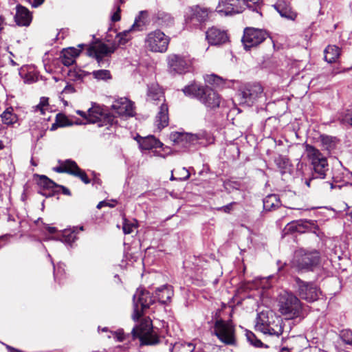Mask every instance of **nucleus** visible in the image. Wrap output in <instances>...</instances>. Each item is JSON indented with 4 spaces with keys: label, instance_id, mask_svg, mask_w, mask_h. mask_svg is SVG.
Wrapping results in <instances>:
<instances>
[{
    "label": "nucleus",
    "instance_id": "nucleus-30",
    "mask_svg": "<svg viewBox=\"0 0 352 352\" xmlns=\"http://www.w3.org/2000/svg\"><path fill=\"white\" fill-rule=\"evenodd\" d=\"M84 230L83 226H76L65 229L62 233L60 241L66 244L72 245L77 239V234Z\"/></svg>",
    "mask_w": 352,
    "mask_h": 352
},
{
    "label": "nucleus",
    "instance_id": "nucleus-61",
    "mask_svg": "<svg viewBox=\"0 0 352 352\" xmlns=\"http://www.w3.org/2000/svg\"><path fill=\"white\" fill-rule=\"evenodd\" d=\"M77 113H78V115H80V116H82V117H83V118H87H87H88V112H87V113H86V112H84V111H82L78 110V111H77Z\"/></svg>",
    "mask_w": 352,
    "mask_h": 352
},
{
    "label": "nucleus",
    "instance_id": "nucleus-51",
    "mask_svg": "<svg viewBox=\"0 0 352 352\" xmlns=\"http://www.w3.org/2000/svg\"><path fill=\"white\" fill-rule=\"evenodd\" d=\"M236 204V202H231L229 204L218 208L217 210L223 211L226 213H229L232 210V206Z\"/></svg>",
    "mask_w": 352,
    "mask_h": 352
},
{
    "label": "nucleus",
    "instance_id": "nucleus-32",
    "mask_svg": "<svg viewBox=\"0 0 352 352\" xmlns=\"http://www.w3.org/2000/svg\"><path fill=\"white\" fill-rule=\"evenodd\" d=\"M280 201L278 195L272 194L266 196L263 199V208L266 211H271L278 208Z\"/></svg>",
    "mask_w": 352,
    "mask_h": 352
},
{
    "label": "nucleus",
    "instance_id": "nucleus-52",
    "mask_svg": "<svg viewBox=\"0 0 352 352\" xmlns=\"http://www.w3.org/2000/svg\"><path fill=\"white\" fill-rule=\"evenodd\" d=\"M104 206H109L110 208H113L115 206V204H111V203H109L108 201H100L96 208L98 209H101L102 207Z\"/></svg>",
    "mask_w": 352,
    "mask_h": 352
},
{
    "label": "nucleus",
    "instance_id": "nucleus-16",
    "mask_svg": "<svg viewBox=\"0 0 352 352\" xmlns=\"http://www.w3.org/2000/svg\"><path fill=\"white\" fill-rule=\"evenodd\" d=\"M117 48L116 45L111 46L104 43H96L89 47L87 51L89 56L94 57L98 65L102 66L104 63V58L110 56Z\"/></svg>",
    "mask_w": 352,
    "mask_h": 352
},
{
    "label": "nucleus",
    "instance_id": "nucleus-9",
    "mask_svg": "<svg viewBox=\"0 0 352 352\" xmlns=\"http://www.w3.org/2000/svg\"><path fill=\"white\" fill-rule=\"evenodd\" d=\"M116 116L111 113H106L103 108L94 103L92 107L88 109V122L90 123L98 122V126H107V129H109V126H113L116 123Z\"/></svg>",
    "mask_w": 352,
    "mask_h": 352
},
{
    "label": "nucleus",
    "instance_id": "nucleus-20",
    "mask_svg": "<svg viewBox=\"0 0 352 352\" xmlns=\"http://www.w3.org/2000/svg\"><path fill=\"white\" fill-rule=\"evenodd\" d=\"M221 97L218 93L212 89L205 87L202 91L199 100L205 104V106L211 109L219 107L221 103Z\"/></svg>",
    "mask_w": 352,
    "mask_h": 352
},
{
    "label": "nucleus",
    "instance_id": "nucleus-64",
    "mask_svg": "<svg viewBox=\"0 0 352 352\" xmlns=\"http://www.w3.org/2000/svg\"><path fill=\"white\" fill-rule=\"evenodd\" d=\"M347 121L351 125H352V112L350 114H349V118H347Z\"/></svg>",
    "mask_w": 352,
    "mask_h": 352
},
{
    "label": "nucleus",
    "instance_id": "nucleus-54",
    "mask_svg": "<svg viewBox=\"0 0 352 352\" xmlns=\"http://www.w3.org/2000/svg\"><path fill=\"white\" fill-rule=\"evenodd\" d=\"M75 91V88L71 85H67L63 89V92L67 94L74 93Z\"/></svg>",
    "mask_w": 352,
    "mask_h": 352
},
{
    "label": "nucleus",
    "instance_id": "nucleus-23",
    "mask_svg": "<svg viewBox=\"0 0 352 352\" xmlns=\"http://www.w3.org/2000/svg\"><path fill=\"white\" fill-rule=\"evenodd\" d=\"M14 18L19 26H29L32 19L30 12L21 5L16 6V14Z\"/></svg>",
    "mask_w": 352,
    "mask_h": 352
},
{
    "label": "nucleus",
    "instance_id": "nucleus-7",
    "mask_svg": "<svg viewBox=\"0 0 352 352\" xmlns=\"http://www.w3.org/2000/svg\"><path fill=\"white\" fill-rule=\"evenodd\" d=\"M133 313L132 318L135 321L138 320L142 315V313L146 309H148L151 305L155 302V297L151 294L143 289L138 288L133 296Z\"/></svg>",
    "mask_w": 352,
    "mask_h": 352
},
{
    "label": "nucleus",
    "instance_id": "nucleus-17",
    "mask_svg": "<svg viewBox=\"0 0 352 352\" xmlns=\"http://www.w3.org/2000/svg\"><path fill=\"white\" fill-rule=\"evenodd\" d=\"M209 11L206 8L195 6L190 8V13L186 18V23L192 27L197 28L208 19Z\"/></svg>",
    "mask_w": 352,
    "mask_h": 352
},
{
    "label": "nucleus",
    "instance_id": "nucleus-40",
    "mask_svg": "<svg viewBox=\"0 0 352 352\" xmlns=\"http://www.w3.org/2000/svg\"><path fill=\"white\" fill-rule=\"evenodd\" d=\"M339 337L344 344L352 345V330L349 329L341 330L339 333Z\"/></svg>",
    "mask_w": 352,
    "mask_h": 352
},
{
    "label": "nucleus",
    "instance_id": "nucleus-33",
    "mask_svg": "<svg viewBox=\"0 0 352 352\" xmlns=\"http://www.w3.org/2000/svg\"><path fill=\"white\" fill-rule=\"evenodd\" d=\"M204 88L205 87H201L199 85L193 82L185 86L182 90L186 96L195 97L199 100Z\"/></svg>",
    "mask_w": 352,
    "mask_h": 352
},
{
    "label": "nucleus",
    "instance_id": "nucleus-46",
    "mask_svg": "<svg viewBox=\"0 0 352 352\" xmlns=\"http://www.w3.org/2000/svg\"><path fill=\"white\" fill-rule=\"evenodd\" d=\"M242 3L245 4L248 8H253V11H257V6L262 1V0H242Z\"/></svg>",
    "mask_w": 352,
    "mask_h": 352
},
{
    "label": "nucleus",
    "instance_id": "nucleus-41",
    "mask_svg": "<svg viewBox=\"0 0 352 352\" xmlns=\"http://www.w3.org/2000/svg\"><path fill=\"white\" fill-rule=\"evenodd\" d=\"M275 163L281 173H285L289 166L288 159L283 156H279L278 157L276 158Z\"/></svg>",
    "mask_w": 352,
    "mask_h": 352
},
{
    "label": "nucleus",
    "instance_id": "nucleus-8",
    "mask_svg": "<svg viewBox=\"0 0 352 352\" xmlns=\"http://www.w3.org/2000/svg\"><path fill=\"white\" fill-rule=\"evenodd\" d=\"M212 334L227 345L235 344V330L232 322L223 319H217L212 327Z\"/></svg>",
    "mask_w": 352,
    "mask_h": 352
},
{
    "label": "nucleus",
    "instance_id": "nucleus-29",
    "mask_svg": "<svg viewBox=\"0 0 352 352\" xmlns=\"http://www.w3.org/2000/svg\"><path fill=\"white\" fill-rule=\"evenodd\" d=\"M168 108L166 103H162L155 117V124L159 129H162L168 124Z\"/></svg>",
    "mask_w": 352,
    "mask_h": 352
},
{
    "label": "nucleus",
    "instance_id": "nucleus-19",
    "mask_svg": "<svg viewBox=\"0 0 352 352\" xmlns=\"http://www.w3.org/2000/svg\"><path fill=\"white\" fill-rule=\"evenodd\" d=\"M206 38L210 45L221 46L229 42V36L225 30L212 27L206 32Z\"/></svg>",
    "mask_w": 352,
    "mask_h": 352
},
{
    "label": "nucleus",
    "instance_id": "nucleus-12",
    "mask_svg": "<svg viewBox=\"0 0 352 352\" xmlns=\"http://www.w3.org/2000/svg\"><path fill=\"white\" fill-rule=\"evenodd\" d=\"M268 37L265 30L254 28H246L243 32L241 41L246 50L256 47L263 43Z\"/></svg>",
    "mask_w": 352,
    "mask_h": 352
},
{
    "label": "nucleus",
    "instance_id": "nucleus-18",
    "mask_svg": "<svg viewBox=\"0 0 352 352\" xmlns=\"http://www.w3.org/2000/svg\"><path fill=\"white\" fill-rule=\"evenodd\" d=\"M243 9L241 0H221L217 7V11L225 16L241 13Z\"/></svg>",
    "mask_w": 352,
    "mask_h": 352
},
{
    "label": "nucleus",
    "instance_id": "nucleus-6",
    "mask_svg": "<svg viewBox=\"0 0 352 352\" xmlns=\"http://www.w3.org/2000/svg\"><path fill=\"white\" fill-rule=\"evenodd\" d=\"M131 333L133 339H139L141 346L155 345L160 342V338L154 332L151 320L142 322L133 329Z\"/></svg>",
    "mask_w": 352,
    "mask_h": 352
},
{
    "label": "nucleus",
    "instance_id": "nucleus-3",
    "mask_svg": "<svg viewBox=\"0 0 352 352\" xmlns=\"http://www.w3.org/2000/svg\"><path fill=\"white\" fill-rule=\"evenodd\" d=\"M285 323L280 316L269 318L264 314H259L256 320V330L264 334L279 337L284 330Z\"/></svg>",
    "mask_w": 352,
    "mask_h": 352
},
{
    "label": "nucleus",
    "instance_id": "nucleus-13",
    "mask_svg": "<svg viewBox=\"0 0 352 352\" xmlns=\"http://www.w3.org/2000/svg\"><path fill=\"white\" fill-rule=\"evenodd\" d=\"M299 296L309 302H314L321 294L320 289L313 283L305 282L298 277L294 278Z\"/></svg>",
    "mask_w": 352,
    "mask_h": 352
},
{
    "label": "nucleus",
    "instance_id": "nucleus-1",
    "mask_svg": "<svg viewBox=\"0 0 352 352\" xmlns=\"http://www.w3.org/2000/svg\"><path fill=\"white\" fill-rule=\"evenodd\" d=\"M305 151L313 166L312 177L305 181L306 185L309 187L312 179H324L329 168L327 157L318 149L310 144H306Z\"/></svg>",
    "mask_w": 352,
    "mask_h": 352
},
{
    "label": "nucleus",
    "instance_id": "nucleus-25",
    "mask_svg": "<svg viewBox=\"0 0 352 352\" xmlns=\"http://www.w3.org/2000/svg\"><path fill=\"white\" fill-rule=\"evenodd\" d=\"M147 100L156 104L165 103L164 93L159 85L151 84L148 86Z\"/></svg>",
    "mask_w": 352,
    "mask_h": 352
},
{
    "label": "nucleus",
    "instance_id": "nucleus-58",
    "mask_svg": "<svg viewBox=\"0 0 352 352\" xmlns=\"http://www.w3.org/2000/svg\"><path fill=\"white\" fill-rule=\"evenodd\" d=\"M182 170L184 172H185L186 175L182 178H179V179L186 180V179H188L190 177V173H189L188 170L187 169H186L185 168H183Z\"/></svg>",
    "mask_w": 352,
    "mask_h": 352
},
{
    "label": "nucleus",
    "instance_id": "nucleus-63",
    "mask_svg": "<svg viewBox=\"0 0 352 352\" xmlns=\"http://www.w3.org/2000/svg\"><path fill=\"white\" fill-rule=\"evenodd\" d=\"M47 230H48L49 232H50V233H52H52H54V232H56V228H54V227H49V228H47Z\"/></svg>",
    "mask_w": 352,
    "mask_h": 352
},
{
    "label": "nucleus",
    "instance_id": "nucleus-21",
    "mask_svg": "<svg viewBox=\"0 0 352 352\" xmlns=\"http://www.w3.org/2000/svg\"><path fill=\"white\" fill-rule=\"evenodd\" d=\"M114 113L118 116H133L134 115L133 104L126 98H120L111 106Z\"/></svg>",
    "mask_w": 352,
    "mask_h": 352
},
{
    "label": "nucleus",
    "instance_id": "nucleus-26",
    "mask_svg": "<svg viewBox=\"0 0 352 352\" xmlns=\"http://www.w3.org/2000/svg\"><path fill=\"white\" fill-rule=\"evenodd\" d=\"M19 75L25 83H33L38 80V74L33 65H24L19 70Z\"/></svg>",
    "mask_w": 352,
    "mask_h": 352
},
{
    "label": "nucleus",
    "instance_id": "nucleus-14",
    "mask_svg": "<svg viewBox=\"0 0 352 352\" xmlns=\"http://www.w3.org/2000/svg\"><path fill=\"white\" fill-rule=\"evenodd\" d=\"M205 134L201 133H188L182 132H172L170 134V140L173 142V145H178L184 148H190L192 145L199 142V140L204 139Z\"/></svg>",
    "mask_w": 352,
    "mask_h": 352
},
{
    "label": "nucleus",
    "instance_id": "nucleus-55",
    "mask_svg": "<svg viewBox=\"0 0 352 352\" xmlns=\"http://www.w3.org/2000/svg\"><path fill=\"white\" fill-rule=\"evenodd\" d=\"M219 77L215 76V75H211L210 76H207V78H206V80L208 82H214L216 81L217 79H218Z\"/></svg>",
    "mask_w": 352,
    "mask_h": 352
},
{
    "label": "nucleus",
    "instance_id": "nucleus-60",
    "mask_svg": "<svg viewBox=\"0 0 352 352\" xmlns=\"http://www.w3.org/2000/svg\"><path fill=\"white\" fill-rule=\"evenodd\" d=\"M6 348L8 350L9 352H22L21 350H19L17 349H15L11 346L6 345Z\"/></svg>",
    "mask_w": 352,
    "mask_h": 352
},
{
    "label": "nucleus",
    "instance_id": "nucleus-39",
    "mask_svg": "<svg viewBox=\"0 0 352 352\" xmlns=\"http://www.w3.org/2000/svg\"><path fill=\"white\" fill-rule=\"evenodd\" d=\"M38 184L41 186L43 187L44 188H47V189H53L58 186V185L54 182H53L52 180L49 179L45 175H40L39 176V179H38Z\"/></svg>",
    "mask_w": 352,
    "mask_h": 352
},
{
    "label": "nucleus",
    "instance_id": "nucleus-27",
    "mask_svg": "<svg viewBox=\"0 0 352 352\" xmlns=\"http://www.w3.org/2000/svg\"><path fill=\"white\" fill-rule=\"evenodd\" d=\"M173 296V290L170 285H165L155 290V299L162 304L169 302Z\"/></svg>",
    "mask_w": 352,
    "mask_h": 352
},
{
    "label": "nucleus",
    "instance_id": "nucleus-57",
    "mask_svg": "<svg viewBox=\"0 0 352 352\" xmlns=\"http://www.w3.org/2000/svg\"><path fill=\"white\" fill-rule=\"evenodd\" d=\"M102 181L100 179L98 178L95 175L93 178V184L94 185H101Z\"/></svg>",
    "mask_w": 352,
    "mask_h": 352
},
{
    "label": "nucleus",
    "instance_id": "nucleus-28",
    "mask_svg": "<svg viewBox=\"0 0 352 352\" xmlns=\"http://www.w3.org/2000/svg\"><path fill=\"white\" fill-rule=\"evenodd\" d=\"M80 50L75 47L64 49L61 52V63L65 66H70L75 62V58L80 54Z\"/></svg>",
    "mask_w": 352,
    "mask_h": 352
},
{
    "label": "nucleus",
    "instance_id": "nucleus-45",
    "mask_svg": "<svg viewBox=\"0 0 352 352\" xmlns=\"http://www.w3.org/2000/svg\"><path fill=\"white\" fill-rule=\"evenodd\" d=\"M68 75L74 80H82L85 76L83 71L76 69L69 70Z\"/></svg>",
    "mask_w": 352,
    "mask_h": 352
},
{
    "label": "nucleus",
    "instance_id": "nucleus-44",
    "mask_svg": "<svg viewBox=\"0 0 352 352\" xmlns=\"http://www.w3.org/2000/svg\"><path fill=\"white\" fill-rule=\"evenodd\" d=\"M248 341L256 347H260L263 345L262 342L258 340L256 336L250 331H247L245 333Z\"/></svg>",
    "mask_w": 352,
    "mask_h": 352
},
{
    "label": "nucleus",
    "instance_id": "nucleus-56",
    "mask_svg": "<svg viewBox=\"0 0 352 352\" xmlns=\"http://www.w3.org/2000/svg\"><path fill=\"white\" fill-rule=\"evenodd\" d=\"M57 187L60 188L62 189V192L64 195H71L70 191H69V190L67 188H66V187H65L63 186H59V185H58Z\"/></svg>",
    "mask_w": 352,
    "mask_h": 352
},
{
    "label": "nucleus",
    "instance_id": "nucleus-35",
    "mask_svg": "<svg viewBox=\"0 0 352 352\" xmlns=\"http://www.w3.org/2000/svg\"><path fill=\"white\" fill-rule=\"evenodd\" d=\"M3 124L11 125L16 123L18 120L17 116L14 113V109L10 107L7 108L1 115Z\"/></svg>",
    "mask_w": 352,
    "mask_h": 352
},
{
    "label": "nucleus",
    "instance_id": "nucleus-53",
    "mask_svg": "<svg viewBox=\"0 0 352 352\" xmlns=\"http://www.w3.org/2000/svg\"><path fill=\"white\" fill-rule=\"evenodd\" d=\"M33 8H37L42 5L45 0H29Z\"/></svg>",
    "mask_w": 352,
    "mask_h": 352
},
{
    "label": "nucleus",
    "instance_id": "nucleus-4",
    "mask_svg": "<svg viewBox=\"0 0 352 352\" xmlns=\"http://www.w3.org/2000/svg\"><path fill=\"white\" fill-rule=\"evenodd\" d=\"M320 262V254L317 250H299L295 252L293 265L298 270L313 271Z\"/></svg>",
    "mask_w": 352,
    "mask_h": 352
},
{
    "label": "nucleus",
    "instance_id": "nucleus-38",
    "mask_svg": "<svg viewBox=\"0 0 352 352\" xmlns=\"http://www.w3.org/2000/svg\"><path fill=\"white\" fill-rule=\"evenodd\" d=\"M70 125H72V122L63 113H58L56 116L55 123L52 125L51 130H55L58 127H64Z\"/></svg>",
    "mask_w": 352,
    "mask_h": 352
},
{
    "label": "nucleus",
    "instance_id": "nucleus-5",
    "mask_svg": "<svg viewBox=\"0 0 352 352\" xmlns=\"http://www.w3.org/2000/svg\"><path fill=\"white\" fill-rule=\"evenodd\" d=\"M170 38L160 30L148 32L144 38V47L154 53H165L168 47Z\"/></svg>",
    "mask_w": 352,
    "mask_h": 352
},
{
    "label": "nucleus",
    "instance_id": "nucleus-37",
    "mask_svg": "<svg viewBox=\"0 0 352 352\" xmlns=\"http://www.w3.org/2000/svg\"><path fill=\"white\" fill-rule=\"evenodd\" d=\"M157 22L161 26H170L174 23V18L169 13L158 12Z\"/></svg>",
    "mask_w": 352,
    "mask_h": 352
},
{
    "label": "nucleus",
    "instance_id": "nucleus-31",
    "mask_svg": "<svg viewBox=\"0 0 352 352\" xmlns=\"http://www.w3.org/2000/svg\"><path fill=\"white\" fill-rule=\"evenodd\" d=\"M138 142L139 146L142 150H150L153 148H161L162 146V143L153 135L146 138H140V140H138Z\"/></svg>",
    "mask_w": 352,
    "mask_h": 352
},
{
    "label": "nucleus",
    "instance_id": "nucleus-2",
    "mask_svg": "<svg viewBox=\"0 0 352 352\" xmlns=\"http://www.w3.org/2000/svg\"><path fill=\"white\" fill-rule=\"evenodd\" d=\"M278 305L280 313L288 320L298 318L302 314V303L292 292H280L278 298Z\"/></svg>",
    "mask_w": 352,
    "mask_h": 352
},
{
    "label": "nucleus",
    "instance_id": "nucleus-62",
    "mask_svg": "<svg viewBox=\"0 0 352 352\" xmlns=\"http://www.w3.org/2000/svg\"><path fill=\"white\" fill-rule=\"evenodd\" d=\"M117 339L118 341L122 342L124 340V336L123 333H116Z\"/></svg>",
    "mask_w": 352,
    "mask_h": 352
},
{
    "label": "nucleus",
    "instance_id": "nucleus-48",
    "mask_svg": "<svg viewBox=\"0 0 352 352\" xmlns=\"http://www.w3.org/2000/svg\"><path fill=\"white\" fill-rule=\"evenodd\" d=\"M48 106V98H41V101L36 107V110H39L42 114H44L45 107Z\"/></svg>",
    "mask_w": 352,
    "mask_h": 352
},
{
    "label": "nucleus",
    "instance_id": "nucleus-43",
    "mask_svg": "<svg viewBox=\"0 0 352 352\" xmlns=\"http://www.w3.org/2000/svg\"><path fill=\"white\" fill-rule=\"evenodd\" d=\"M131 39L129 31H124L116 36V42L118 45H125Z\"/></svg>",
    "mask_w": 352,
    "mask_h": 352
},
{
    "label": "nucleus",
    "instance_id": "nucleus-11",
    "mask_svg": "<svg viewBox=\"0 0 352 352\" xmlns=\"http://www.w3.org/2000/svg\"><path fill=\"white\" fill-rule=\"evenodd\" d=\"M59 165L53 168V170L59 173H67L78 177L84 184H88L91 182L85 170L80 169L76 162L72 160L64 161L58 160Z\"/></svg>",
    "mask_w": 352,
    "mask_h": 352
},
{
    "label": "nucleus",
    "instance_id": "nucleus-59",
    "mask_svg": "<svg viewBox=\"0 0 352 352\" xmlns=\"http://www.w3.org/2000/svg\"><path fill=\"white\" fill-rule=\"evenodd\" d=\"M60 268H61L60 266H58L57 269H56L54 267V275L55 280H56L58 278V274L60 272Z\"/></svg>",
    "mask_w": 352,
    "mask_h": 352
},
{
    "label": "nucleus",
    "instance_id": "nucleus-50",
    "mask_svg": "<svg viewBox=\"0 0 352 352\" xmlns=\"http://www.w3.org/2000/svg\"><path fill=\"white\" fill-rule=\"evenodd\" d=\"M115 8H116V12H114V13L111 16V21L113 22H117L120 20L121 10H120V6L118 3H116L115 5Z\"/></svg>",
    "mask_w": 352,
    "mask_h": 352
},
{
    "label": "nucleus",
    "instance_id": "nucleus-36",
    "mask_svg": "<svg viewBox=\"0 0 352 352\" xmlns=\"http://www.w3.org/2000/svg\"><path fill=\"white\" fill-rule=\"evenodd\" d=\"M320 138L323 149L330 152L336 148L338 143L336 138L326 135H321Z\"/></svg>",
    "mask_w": 352,
    "mask_h": 352
},
{
    "label": "nucleus",
    "instance_id": "nucleus-10",
    "mask_svg": "<svg viewBox=\"0 0 352 352\" xmlns=\"http://www.w3.org/2000/svg\"><path fill=\"white\" fill-rule=\"evenodd\" d=\"M167 64L170 72L182 74L190 70L192 59L187 54H171L167 56Z\"/></svg>",
    "mask_w": 352,
    "mask_h": 352
},
{
    "label": "nucleus",
    "instance_id": "nucleus-15",
    "mask_svg": "<svg viewBox=\"0 0 352 352\" xmlns=\"http://www.w3.org/2000/svg\"><path fill=\"white\" fill-rule=\"evenodd\" d=\"M242 101L248 105L253 104L263 95V89L260 84H248L240 89Z\"/></svg>",
    "mask_w": 352,
    "mask_h": 352
},
{
    "label": "nucleus",
    "instance_id": "nucleus-34",
    "mask_svg": "<svg viewBox=\"0 0 352 352\" xmlns=\"http://www.w3.org/2000/svg\"><path fill=\"white\" fill-rule=\"evenodd\" d=\"M324 60L329 63H335L339 58L340 54V50L336 45H328L324 51Z\"/></svg>",
    "mask_w": 352,
    "mask_h": 352
},
{
    "label": "nucleus",
    "instance_id": "nucleus-47",
    "mask_svg": "<svg viewBox=\"0 0 352 352\" xmlns=\"http://www.w3.org/2000/svg\"><path fill=\"white\" fill-rule=\"evenodd\" d=\"M181 352H193L195 349V345L191 342H184L180 344Z\"/></svg>",
    "mask_w": 352,
    "mask_h": 352
},
{
    "label": "nucleus",
    "instance_id": "nucleus-24",
    "mask_svg": "<svg viewBox=\"0 0 352 352\" xmlns=\"http://www.w3.org/2000/svg\"><path fill=\"white\" fill-rule=\"evenodd\" d=\"M274 7L282 17L287 19L294 21L297 16V13L292 10L290 3L287 1L279 0Z\"/></svg>",
    "mask_w": 352,
    "mask_h": 352
},
{
    "label": "nucleus",
    "instance_id": "nucleus-49",
    "mask_svg": "<svg viewBox=\"0 0 352 352\" xmlns=\"http://www.w3.org/2000/svg\"><path fill=\"white\" fill-rule=\"evenodd\" d=\"M135 226L132 223H129L126 220L123 223V232L126 234H129L133 232Z\"/></svg>",
    "mask_w": 352,
    "mask_h": 352
},
{
    "label": "nucleus",
    "instance_id": "nucleus-22",
    "mask_svg": "<svg viewBox=\"0 0 352 352\" xmlns=\"http://www.w3.org/2000/svg\"><path fill=\"white\" fill-rule=\"evenodd\" d=\"M314 225V221H308L306 219H300L293 221L287 224L284 230L286 233L305 232L307 229H309L311 226Z\"/></svg>",
    "mask_w": 352,
    "mask_h": 352
},
{
    "label": "nucleus",
    "instance_id": "nucleus-42",
    "mask_svg": "<svg viewBox=\"0 0 352 352\" xmlns=\"http://www.w3.org/2000/svg\"><path fill=\"white\" fill-rule=\"evenodd\" d=\"M93 76L98 80H107L111 78L110 72L106 69L96 70L92 72Z\"/></svg>",
    "mask_w": 352,
    "mask_h": 352
}]
</instances>
